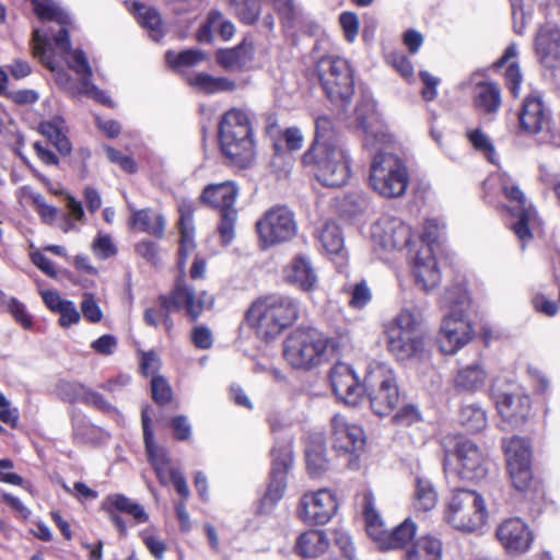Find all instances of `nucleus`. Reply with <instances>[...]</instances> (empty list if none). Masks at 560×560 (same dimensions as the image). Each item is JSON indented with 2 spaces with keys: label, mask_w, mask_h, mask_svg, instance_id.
Masks as SVG:
<instances>
[{
  "label": "nucleus",
  "mask_w": 560,
  "mask_h": 560,
  "mask_svg": "<svg viewBox=\"0 0 560 560\" xmlns=\"http://www.w3.org/2000/svg\"><path fill=\"white\" fill-rule=\"evenodd\" d=\"M81 401L89 406H93L103 412L109 413L116 411V409L108 401H106L100 393L86 386Z\"/></svg>",
  "instance_id": "obj_61"
},
{
  "label": "nucleus",
  "mask_w": 560,
  "mask_h": 560,
  "mask_svg": "<svg viewBox=\"0 0 560 560\" xmlns=\"http://www.w3.org/2000/svg\"><path fill=\"white\" fill-rule=\"evenodd\" d=\"M329 541L322 530H307L298 537L295 552L303 558H316L328 548Z\"/></svg>",
  "instance_id": "obj_37"
},
{
  "label": "nucleus",
  "mask_w": 560,
  "mask_h": 560,
  "mask_svg": "<svg viewBox=\"0 0 560 560\" xmlns=\"http://www.w3.org/2000/svg\"><path fill=\"white\" fill-rule=\"evenodd\" d=\"M474 104L476 108L483 114H495L502 103L501 91L497 83L491 81H481L474 88Z\"/></svg>",
  "instance_id": "obj_34"
},
{
  "label": "nucleus",
  "mask_w": 560,
  "mask_h": 560,
  "mask_svg": "<svg viewBox=\"0 0 560 560\" xmlns=\"http://www.w3.org/2000/svg\"><path fill=\"white\" fill-rule=\"evenodd\" d=\"M300 314V303L292 296L271 294L255 300L246 312V322L256 336L270 341L292 326Z\"/></svg>",
  "instance_id": "obj_1"
},
{
  "label": "nucleus",
  "mask_w": 560,
  "mask_h": 560,
  "mask_svg": "<svg viewBox=\"0 0 560 560\" xmlns=\"http://www.w3.org/2000/svg\"><path fill=\"white\" fill-rule=\"evenodd\" d=\"M336 126L331 117L328 115H320L315 118V139L322 143H337L336 141Z\"/></svg>",
  "instance_id": "obj_52"
},
{
  "label": "nucleus",
  "mask_w": 560,
  "mask_h": 560,
  "mask_svg": "<svg viewBox=\"0 0 560 560\" xmlns=\"http://www.w3.org/2000/svg\"><path fill=\"white\" fill-rule=\"evenodd\" d=\"M33 10L42 21H52L61 25L59 32L54 36V43L57 48L67 57L71 56V43L68 30L65 27L70 24L71 19L58 3L54 0H32Z\"/></svg>",
  "instance_id": "obj_19"
},
{
  "label": "nucleus",
  "mask_w": 560,
  "mask_h": 560,
  "mask_svg": "<svg viewBox=\"0 0 560 560\" xmlns=\"http://www.w3.org/2000/svg\"><path fill=\"white\" fill-rule=\"evenodd\" d=\"M259 246L264 249L289 242L298 232L293 212L283 206L268 209L256 222Z\"/></svg>",
  "instance_id": "obj_11"
},
{
  "label": "nucleus",
  "mask_w": 560,
  "mask_h": 560,
  "mask_svg": "<svg viewBox=\"0 0 560 560\" xmlns=\"http://www.w3.org/2000/svg\"><path fill=\"white\" fill-rule=\"evenodd\" d=\"M66 61L69 68L80 77V93L89 95L103 104L109 103L105 93L91 83L92 68L81 49L71 51V56L66 57Z\"/></svg>",
  "instance_id": "obj_30"
},
{
  "label": "nucleus",
  "mask_w": 560,
  "mask_h": 560,
  "mask_svg": "<svg viewBox=\"0 0 560 560\" xmlns=\"http://www.w3.org/2000/svg\"><path fill=\"white\" fill-rule=\"evenodd\" d=\"M438 492L431 481L424 478H417L415 490V505L418 510L424 512L431 511L436 506Z\"/></svg>",
  "instance_id": "obj_46"
},
{
  "label": "nucleus",
  "mask_w": 560,
  "mask_h": 560,
  "mask_svg": "<svg viewBox=\"0 0 560 560\" xmlns=\"http://www.w3.org/2000/svg\"><path fill=\"white\" fill-rule=\"evenodd\" d=\"M57 392L65 401H81L85 393V386L80 383L62 381L58 384Z\"/></svg>",
  "instance_id": "obj_57"
},
{
  "label": "nucleus",
  "mask_w": 560,
  "mask_h": 560,
  "mask_svg": "<svg viewBox=\"0 0 560 560\" xmlns=\"http://www.w3.org/2000/svg\"><path fill=\"white\" fill-rule=\"evenodd\" d=\"M189 84L205 93L229 92L236 89L235 82L223 77H212L207 73H197L189 78Z\"/></svg>",
  "instance_id": "obj_41"
},
{
  "label": "nucleus",
  "mask_w": 560,
  "mask_h": 560,
  "mask_svg": "<svg viewBox=\"0 0 560 560\" xmlns=\"http://www.w3.org/2000/svg\"><path fill=\"white\" fill-rule=\"evenodd\" d=\"M467 138L476 150L482 152L490 162L494 163V147L485 132L480 129L468 130Z\"/></svg>",
  "instance_id": "obj_54"
},
{
  "label": "nucleus",
  "mask_w": 560,
  "mask_h": 560,
  "mask_svg": "<svg viewBox=\"0 0 560 560\" xmlns=\"http://www.w3.org/2000/svg\"><path fill=\"white\" fill-rule=\"evenodd\" d=\"M167 62L173 67H192L206 60V54L199 49H187L178 54L168 51Z\"/></svg>",
  "instance_id": "obj_51"
},
{
  "label": "nucleus",
  "mask_w": 560,
  "mask_h": 560,
  "mask_svg": "<svg viewBox=\"0 0 560 560\" xmlns=\"http://www.w3.org/2000/svg\"><path fill=\"white\" fill-rule=\"evenodd\" d=\"M102 509L108 514L121 535L127 534V525L122 517L117 514L118 512L131 516L136 523H145L149 520V515L141 504L119 493L106 497L102 503Z\"/></svg>",
  "instance_id": "obj_22"
},
{
  "label": "nucleus",
  "mask_w": 560,
  "mask_h": 560,
  "mask_svg": "<svg viewBox=\"0 0 560 560\" xmlns=\"http://www.w3.org/2000/svg\"><path fill=\"white\" fill-rule=\"evenodd\" d=\"M220 145L223 155L238 167L250 166L256 158L255 142L249 115L246 110H228L219 128Z\"/></svg>",
  "instance_id": "obj_3"
},
{
  "label": "nucleus",
  "mask_w": 560,
  "mask_h": 560,
  "mask_svg": "<svg viewBox=\"0 0 560 560\" xmlns=\"http://www.w3.org/2000/svg\"><path fill=\"white\" fill-rule=\"evenodd\" d=\"M139 23L150 32L153 40L158 42L163 36L162 21L159 12L142 4H135Z\"/></svg>",
  "instance_id": "obj_44"
},
{
  "label": "nucleus",
  "mask_w": 560,
  "mask_h": 560,
  "mask_svg": "<svg viewBox=\"0 0 560 560\" xmlns=\"http://www.w3.org/2000/svg\"><path fill=\"white\" fill-rule=\"evenodd\" d=\"M364 517L369 536L380 545L387 530L384 528L383 521L374 509L372 499L369 495L364 498Z\"/></svg>",
  "instance_id": "obj_48"
},
{
  "label": "nucleus",
  "mask_w": 560,
  "mask_h": 560,
  "mask_svg": "<svg viewBox=\"0 0 560 560\" xmlns=\"http://www.w3.org/2000/svg\"><path fill=\"white\" fill-rule=\"evenodd\" d=\"M354 547L351 538L346 533L335 534L334 556L330 560H353Z\"/></svg>",
  "instance_id": "obj_53"
},
{
  "label": "nucleus",
  "mask_w": 560,
  "mask_h": 560,
  "mask_svg": "<svg viewBox=\"0 0 560 560\" xmlns=\"http://www.w3.org/2000/svg\"><path fill=\"white\" fill-rule=\"evenodd\" d=\"M372 299V293L365 281L357 283L351 290L350 305L353 308L364 307Z\"/></svg>",
  "instance_id": "obj_60"
},
{
  "label": "nucleus",
  "mask_w": 560,
  "mask_h": 560,
  "mask_svg": "<svg viewBox=\"0 0 560 560\" xmlns=\"http://www.w3.org/2000/svg\"><path fill=\"white\" fill-rule=\"evenodd\" d=\"M131 217L129 219V225L140 232H145L162 238L165 231V219L161 213H158L151 209L136 210L129 207Z\"/></svg>",
  "instance_id": "obj_33"
},
{
  "label": "nucleus",
  "mask_w": 560,
  "mask_h": 560,
  "mask_svg": "<svg viewBox=\"0 0 560 560\" xmlns=\"http://www.w3.org/2000/svg\"><path fill=\"white\" fill-rule=\"evenodd\" d=\"M501 189L510 201L517 203L511 209L512 214L517 217V222L512 226V230L521 241L522 249H524L525 243L533 237L529 225L536 220V211L532 206L526 205L524 192L510 177L503 176L501 178Z\"/></svg>",
  "instance_id": "obj_14"
},
{
  "label": "nucleus",
  "mask_w": 560,
  "mask_h": 560,
  "mask_svg": "<svg viewBox=\"0 0 560 560\" xmlns=\"http://www.w3.org/2000/svg\"><path fill=\"white\" fill-rule=\"evenodd\" d=\"M143 544L149 549L150 553L158 560H162L166 550L164 541L155 537L151 532L144 530L141 534Z\"/></svg>",
  "instance_id": "obj_63"
},
{
  "label": "nucleus",
  "mask_w": 560,
  "mask_h": 560,
  "mask_svg": "<svg viewBox=\"0 0 560 560\" xmlns=\"http://www.w3.org/2000/svg\"><path fill=\"white\" fill-rule=\"evenodd\" d=\"M318 79L328 98L346 107L354 92L353 71L340 57L325 56L317 61Z\"/></svg>",
  "instance_id": "obj_9"
},
{
  "label": "nucleus",
  "mask_w": 560,
  "mask_h": 560,
  "mask_svg": "<svg viewBox=\"0 0 560 560\" xmlns=\"http://www.w3.org/2000/svg\"><path fill=\"white\" fill-rule=\"evenodd\" d=\"M151 393L153 400L159 405H165L172 399V388L162 376H153L151 380Z\"/></svg>",
  "instance_id": "obj_56"
},
{
  "label": "nucleus",
  "mask_w": 560,
  "mask_h": 560,
  "mask_svg": "<svg viewBox=\"0 0 560 560\" xmlns=\"http://www.w3.org/2000/svg\"><path fill=\"white\" fill-rule=\"evenodd\" d=\"M141 422L149 460L152 464L160 482L163 485H167L168 469H174V467L171 466L170 458L167 457L165 451L162 447L158 446L153 441V432L150 428L151 419L148 415V408H144L141 412Z\"/></svg>",
  "instance_id": "obj_28"
},
{
  "label": "nucleus",
  "mask_w": 560,
  "mask_h": 560,
  "mask_svg": "<svg viewBox=\"0 0 560 560\" xmlns=\"http://www.w3.org/2000/svg\"><path fill=\"white\" fill-rule=\"evenodd\" d=\"M319 242L327 254H339L345 246L343 235L340 228L328 222L324 225L319 233Z\"/></svg>",
  "instance_id": "obj_47"
},
{
  "label": "nucleus",
  "mask_w": 560,
  "mask_h": 560,
  "mask_svg": "<svg viewBox=\"0 0 560 560\" xmlns=\"http://www.w3.org/2000/svg\"><path fill=\"white\" fill-rule=\"evenodd\" d=\"M283 279L303 292L313 291L318 282V276L312 259L304 254L294 256L288 262L283 268Z\"/></svg>",
  "instance_id": "obj_25"
},
{
  "label": "nucleus",
  "mask_w": 560,
  "mask_h": 560,
  "mask_svg": "<svg viewBox=\"0 0 560 560\" xmlns=\"http://www.w3.org/2000/svg\"><path fill=\"white\" fill-rule=\"evenodd\" d=\"M234 12L245 24H253L260 14V4L258 0H230Z\"/></svg>",
  "instance_id": "obj_50"
},
{
  "label": "nucleus",
  "mask_w": 560,
  "mask_h": 560,
  "mask_svg": "<svg viewBox=\"0 0 560 560\" xmlns=\"http://www.w3.org/2000/svg\"><path fill=\"white\" fill-rule=\"evenodd\" d=\"M306 467L308 472L314 476H320L329 467V460L326 457V446L323 442L311 443L305 451Z\"/></svg>",
  "instance_id": "obj_42"
},
{
  "label": "nucleus",
  "mask_w": 560,
  "mask_h": 560,
  "mask_svg": "<svg viewBox=\"0 0 560 560\" xmlns=\"http://www.w3.org/2000/svg\"><path fill=\"white\" fill-rule=\"evenodd\" d=\"M536 54L547 68L560 66V28L553 24L540 27L535 38Z\"/></svg>",
  "instance_id": "obj_27"
},
{
  "label": "nucleus",
  "mask_w": 560,
  "mask_h": 560,
  "mask_svg": "<svg viewBox=\"0 0 560 560\" xmlns=\"http://www.w3.org/2000/svg\"><path fill=\"white\" fill-rule=\"evenodd\" d=\"M369 179L371 187L386 198L402 196L409 184L405 164L396 155L386 152L373 156Z\"/></svg>",
  "instance_id": "obj_6"
},
{
  "label": "nucleus",
  "mask_w": 560,
  "mask_h": 560,
  "mask_svg": "<svg viewBox=\"0 0 560 560\" xmlns=\"http://www.w3.org/2000/svg\"><path fill=\"white\" fill-rule=\"evenodd\" d=\"M81 311L83 316L92 323H97L103 317V313L92 294H84V299L81 302Z\"/></svg>",
  "instance_id": "obj_62"
},
{
  "label": "nucleus",
  "mask_w": 560,
  "mask_h": 560,
  "mask_svg": "<svg viewBox=\"0 0 560 560\" xmlns=\"http://www.w3.org/2000/svg\"><path fill=\"white\" fill-rule=\"evenodd\" d=\"M94 254L100 258H108L116 253L115 245L108 235H98L92 244Z\"/></svg>",
  "instance_id": "obj_64"
},
{
  "label": "nucleus",
  "mask_w": 560,
  "mask_h": 560,
  "mask_svg": "<svg viewBox=\"0 0 560 560\" xmlns=\"http://www.w3.org/2000/svg\"><path fill=\"white\" fill-rule=\"evenodd\" d=\"M487 380V374L478 364L467 365L460 369L455 378V387L464 392H475L480 389Z\"/></svg>",
  "instance_id": "obj_39"
},
{
  "label": "nucleus",
  "mask_w": 560,
  "mask_h": 560,
  "mask_svg": "<svg viewBox=\"0 0 560 560\" xmlns=\"http://www.w3.org/2000/svg\"><path fill=\"white\" fill-rule=\"evenodd\" d=\"M442 550L440 539L424 535L406 548L405 560H441Z\"/></svg>",
  "instance_id": "obj_36"
},
{
  "label": "nucleus",
  "mask_w": 560,
  "mask_h": 560,
  "mask_svg": "<svg viewBox=\"0 0 560 560\" xmlns=\"http://www.w3.org/2000/svg\"><path fill=\"white\" fill-rule=\"evenodd\" d=\"M504 78L508 89L510 90L514 97H517L521 92L523 75L520 66L515 61L508 66L504 72Z\"/></svg>",
  "instance_id": "obj_59"
},
{
  "label": "nucleus",
  "mask_w": 560,
  "mask_h": 560,
  "mask_svg": "<svg viewBox=\"0 0 560 560\" xmlns=\"http://www.w3.org/2000/svg\"><path fill=\"white\" fill-rule=\"evenodd\" d=\"M487 515L483 498L476 491L456 489L452 492L444 511L445 521L454 528L474 532L482 526Z\"/></svg>",
  "instance_id": "obj_8"
},
{
  "label": "nucleus",
  "mask_w": 560,
  "mask_h": 560,
  "mask_svg": "<svg viewBox=\"0 0 560 560\" xmlns=\"http://www.w3.org/2000/svg\"><path fill=\"white\" fill-rule=\"evenodd\" d=\"M469 306V300L463 295L458 301V311L454 306L451 314L446 315L441 325L440 343L445 353H455L471 338L472 330L464 311Z\"/></svg>",
  "instance_id": "obj_13"
},
{
  "label": "nucleus",
  "mask_w": 560,
  "mask_h": 560,
  "mask_svg": "<svg viewBox=\"0 0 560 560\" xmlns=\"http://www.w3.org/2000/svg\"><path fill=\"white\" fill-rule=\"evenodd\" d=\"M357 126L368 135L364 141L365 147H373L374 140H382L385 136L373 130L377 121L375 103L370 95H362L357 103L355 109Z\"/></svg>",
  "instance_id": "obj_32"
},
{
  "label": "nucleus",
  "mask_w": 560,
  "mask_h": 560,
  "mask_svg": "<svg viewBox=\"0 0 560 560\" xmlns=\"http://www.w3.org/2000/svg\"><path fill=\"white\" fill-rule=\"evenodd\" d=\"M386 346L399 361L421 359L427 349L422 317L409 310L400 311L385 325Z\"/></svg>",
  "instance_id": "obj_2"
},
{
  "label": "nucleus",
  "mask_w": 560,
  "mask_h": 560,
  "mask_svg": "<svg viewBox=\"0 0 560 560\" xmlns=\"http://www.w3.org/2000/svg\"><path fill=\"white\" fill-rule=\"evenodd\" d=\"M371 237L376 248L387 252L402 249L410 244L411 230L400 219L382 217L372 225Z\"/></svg>",
  "instance_id": "obj_15"
},
{
  "label": "nucleus",
  "mask_w": 560,
  "mask_h": 560,
  "mask_svg": "<svg viewBox=\"0 0 560 560\" xmlns=\"http://www.w3.org/2000/svg\"><path fill=\"white\" fill-rule=\"evenodd\" d=\"M551 114L539 94L527 95L518 113V125L522 131L537 135L547 128Z\"/></svg>",
  "instance_id": "obj_20"
},
{
  "label": "nucleus",
  "mask_w": 560,
  "mask_h": 560,
  "mask_svg": "<svg viewBox=\"0 0 560 560\" xmlns=\"http://www.w3.org/2000/svg\"><path fill=\"white\" fill-rule=\"evenodd\" d=\"M332 446L345 454H355L363 450L365 435L361 427L350 424L343 417L331 420Z\"/></svg>",
  "instance_id": "obj_24"
},
{
  "label": "nucleus",
  "mask_w": 560,
  "mask_h": 560,
  "mask_svg": "<svg viewBox=\"0 0 560 560\" xmlns=\"http://www.w3.org/2000/svg\"><path fill=\"white\" fill-rule=\"evenodd\" d=\"M39 131L56 147V149L61 154L67 155L71 152L72 147L63 132L62 119L55 118L52 120L43 121L39 125Z\"/></svg>",
  "instance_id": "obj_40"
},
{
  "label": "nucleus",
  "mask_w": 560,
  "mask_h": 560,
  "mask_svg": "<svg viewBox=\"0 0 560 560\" xmlns=\"http://www.w3.org/2000/svg\"><path fill=\"white\" fill-rule=\"evenodd\" d=\"M222 23V13L212 11L208 14L206 22L199 27L197 39L201 43H210L213 34L219 32V25Z\"/></svg>",
  "instance_id": "obj_55"
},
{
  "label": "nucleus",
  "mask_w": 560,
  "mask_h": 560,
  "mask_svg": "<svg viewBox=\"0 0 560 560\" xmlns=\"http://www.w3.org/2000/svg\"><path fill=\"white\" fill-rule=\"evenodd\" d=\"M416 533V524L410 518H407L394 529L387 530L378 547L382 550L405 548L415 537Z\"/></svg>",
  "instance_id": "obj_38"
},
{
  "label": "nucleus",
  "mask_w": 560,
  "mask_h": 560,
  "mask_svg": "<svg viewBox=\"0 0 560 560\" xmlns=\"http://www.w3.org/2000/svg\"><path fill=\"white\" fill-rule=\"evenodd\" d=\"M497 537L509 553H524L533 541L527 524L520 517L503 521L497 528Z\"/></svg>",
  "instance_id": "obj_21"
},
{
  "label": "nucleus",
  "mask_w": 560,
  "mask_h": 560,
  "mask_svg": "<svg viewBox=\"0 0 560 560\" xmlns=\"http://www.w3.org/2000/svg\"><path fill=\"white\" fill-rule=\"evenodd\" d=\"M328 339L317 329H296L283 341V355L295 369L308 370L322 363Z\"/></svg>",
  "instance_id": "obj_5"
},
{
  "label": "nucleus",
  "mask_w": 560,
  "mask_h": 560,
  "mask_svg": "<svg viewBox=\"0 0 560 560\" xmlns=\"http://www.w3.org/2000/svg\"><path fill=\"white\" fill-rule=\"evenodd\" d=\"M330 384L336 397L349 406H357L362 396V387L348 364L338 363L329 373Z\"/></svg>",
  "instance_id": "obj_23"
},
{
  "label": "nucleus",
  "mask_w": 560,
  "mask_h": 560,
  "mask_svg": "<svg viewBox=\"0 0 560 560\" xmlns=\"http://www.w3.org/2000/svg\"><path fill=\"white\" fill-rule=\"evenodd\" d=\"M492 397L498 412L504 420L518 423L528 416L530 400L521 388L501 389L494 387L492 389Z\"/></svg>",
  "instance_id": "obj_18"
},
{
  "label": "nucleus",
  "mask_w": 560,
  "mask_h": 560,
  "mask_svg": "<svg viewBox=\"0 0 560 560\" xmlns=\"http://www.w3.org/2000/svg\"><path fill=\"white\" fill-rule=\"evenodd\" d=\"M179 253H178V268L182 273L185 271L187 258L190 253L194 252L196 244L194 240V226L191 225V219L182 217L179 221Z\"/></svg>",
  "instance_id": "obj_43"
},
{
  "label": "nucleus",
  "mask_w": 560,
  "mask_h": 560,
  "mask_svg": "<svg viewBox=\"0 0 560 560\" xmlns=\"http://www.w3.org/2000/svg\"><path fill=\"white\" fill-rule=\"evenodd\" d=\"M238 195V188L232 180H226L219 184L207 185L200 199L203 203L218 209L220 212L233 211L234 203Z\"/></svg>",
  "instance_id": "obj_29"
},
{
  "label": "nucleus",
  "mask_w": 560,
  "mask_h": 560,
  "mask_svg": "<svg viewBox=\"0 0 560 560\" xmlns=\"http://www.w3.org/2000/svg\"><path fill=\"white\" fill-rule=\"evenodd\" d=\"M164 315V327L171 331L173 320L170 317L172 311L185 310L191 320H196L206 308L213 305V296L206 291L196 292L184 278L177 279L168 295H161L158 300Z\"/></svg>",
  "instance_id": "obj_10"
},
{
  "label": "nucleus",
  "mask_w": 560,
  "mask_h": 560,
  "mask_svg": "<svg viewBox=\"0 0 560 560\" xmlns=\"http://www.w3.org/2000/svg\"><path fill=\"white\" fill-rule=\"evenodd\" d=\"M508 472L513 487L527 491L533 483L530 444L523 438L513 436L502 440Z\"/></svg>",
  "instance_id": "obj_12"
},
{
  "label": "nucleus",
  "mask_w": 560,
  "mask_h": 560,
  "mask_svg": "<svg viewBox=\"0 0 560 560\" xmlns=\"http://www.w3.org/2000/svg\"><path fill=\"white\" fill-rule=\"evenodd\" d=\"M364 389L370 397L373 412L388 416L398 406L400 394L394 371L383 363L370 364L364 377Z\"/></svg>",
  "instance_id": "obj_7"
},
{
  "label": "nucleus",
  "mask_w": 560,
  "mask_h": 560,
  "mask_svg": "<svg viewBox=\"0 0 560 560\" xmlns=\"http://www.w3.org/2000/svg\"><path fill=\"white\" fill-rule=\"evenodd\" d=\"M431 252V247L425 246L419 250L415 258L413 268L416 281L424 291L434 289L441 280L438 262Z\"/></svg>",
  "instance_id": "obj_31"
},
{
  "label": "nucleus",
  "mask_w": 560,
  "mask_h": 560,
  "mask_svg": "<svg viewBox=\"0 0 560 560\" xmlns=\"http://www.w3.org/2000/svg\"><path fill=\"white\" fill-rule=\"evenodd\" d=\"M33 54L51 71H56L51 59V45L48 34H42L39 30L33 32Z\"/></svg>",
  "instance_id": "obj_49"
},
{
  "label": "nucleus",
  "mask_w": 560,
  "mask_h": 560,
  "mask_svg": "<svg viewBox=\"0 0 560 560\" xmlns=\"http://www.w3.org/2000/svg\"><path fill=\"white\" fill-rule=\"evenodd\" d=\"M221 219L218 226V231L222 238V243L228 245L234 238V226L237 219V211L220 212Z\"/></svg>",
  "instance_id": "obj_58"
},
{
  "label": "nucleus",
  "mask_w": 560,
  "mask_h": 560,
  "mask_svg": "<svg viewBox=\"0 0 560 560\" xmlns=\"http://www.w3.org/2000/svg\"><path fill=\"white\" fill-rule=\"evenodd\" d=\"M459 422L467 431L477 433L486 428L487 416L481 407L477 405H467L460 409Z\"/></svg>",
  "instance_id": "obj_45"
},
{
  "label": "nucleus",
  "mask_w": 560,
  "mask_h": 560,
  "mask_svg": "<svg viewBox=\"0 0 560 560\" xmlns=\"http://www.w3.org/2000/svg\"><path fill=\"white\" fill-rule=\"evenodd\" d=\"M272 456L271 480L267 488L265 499L271 503H276L284 493L287 486L285 475L293 463L291 446L287 445L281 451L275 448Z\"/></svg>",
  "instance_id": "obj_26"
},
{
  "label": "nucleus",
  "mask_w": 560,
  "mask_h": 560,
  "mask_svg": "<svg viewBox=\"0 0 560 560\" xmlns=\"http://www.w3.org/2000/svg\"><path fill=\"white\" fill-rule=\"evenodd\" d=\"M455 465L453 471L464 480H476L486 472L485 456L479 447L469 440L459 439L456 442Z\"/></svg>",
  "instance_id": "obj_17"
},
{
  "label": "nucleus",
  "mask_w": 560,
  "mask_h": 560,
  "mask_svg": "<svg viewBox=\"0 0 560 560\" xmlns=\"http://www.w3.org/2000/svg\"><path fill=\"white\" fill-rule=\"evenodd\" d=\"M338 500L328 489L305 493L301 499L300 516L310 524H326L336 514Z\"/></svg>",
  "instance_id": "obj_16"
},
{
  "label": "nucleus",
  "mask_w": 560,
  "mask_h": 560,
  "mask_svg": "<svg viewBox=\"0 0 560 560\" xmlns=\"http://www.w3.org/2000/svg\"><path fill=\"white\" fill-rule=\"evenodd\" d=\"M254 56V47L250 43L243 42L232 49L219 50L217 61L225 70H243L249 66Z\"/></svg>",
  "instance_id": "obj_35"
},
{
  "label": "nucleus",
  "mask_w": 560,
  "mask_h": 560,
  "mask_svg": "<svg viewBox=\"0 0 560 560\" xmlns=\"http://www.w3.org/2000/svg\"><path fill=\"white\" fill-rule=\"evenodd\" d=\"M302 162L311 167L316 179L327 187H341L350 177V163L338 143L313 141L303 154Z\"/></svg>",
  "instance_id": "obj_4"
}]
</instances>
